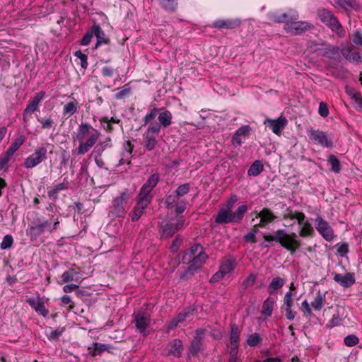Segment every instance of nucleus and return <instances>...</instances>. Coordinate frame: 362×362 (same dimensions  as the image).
<instances>
[{
	"label": "nucleus",
	"instance_id": "obj_38",
	"mask_svg": "<svg viewBox=\"0 0 362 362\" xmlns=\"http://www.w3.org/2000/svg\"><path fill=\"white\" fill-rule=\"evenodd\" d=\"M300 226V232H299V235L303 237V238H305V237H307V236H313L314 234H315V231H314V229L312 226V225L306 221V222H303V223Z\"/></svg>",
	"mask_w": 362,
	"mask_h": 362
},
{
	"label": "nucleus",
	"instance_id": "obj_5",
	"mask_svg": "<svg viewBox=\"0 0 362 362\" xmlns=\"http://www.w3.org/2000/svg\"><path fill=\"white\" fill-rule=\"evenodd\" d=\"M194 257V264L189 266L188 272L192 273L194 271L199 269L205 263L208 258L207 254L204 252L203 247L200 244H196L190 247Z\"/></svg>",
	"mask_w": 362,
	"mask_h": 362
},
{
	"label": "nucleus",
	"instance_id": "obj_12",
	"mask_svg": "<svg viewBox=\"0 0 362 362\" xmlns=\"http://www.w3.org/2000/svg\"><path fill=\"white\" fill-rule=\"evenodd\" d=\"M69 101L63 105L62 116L66 119L78 112L79 104L78 100L74 97V94L68 96Z\"/></svg>",
	"mask_w": 362,
	"mask_h": 362
},
{
	"label": "nucleus",
	"instance_id": "obj_63",
	"mask_svg": "<svg viewBox=\"0 0 362 362\" xmlns=\"http://www.w3.org/2000/svg\"><path fill=\"white\" fill-rule=\"evenodd\" d=\"M75 56L81 60V65L83 69L88 66V57L81 51H76Z\"/></svg>",
	"mask_w": 362,
	"mask_h": 362
},
{
	"label": "nucleus",
	"instance_id": "obj_55",
	"mask_svg": "<svg viewBox=\"0 0 362 362\" xmlns=\"http://www.w3.org/2000/svg\"><path fill=\"white\" fill-rule=\"evenodd\" d=\"M200 350V339L198 337H195L192 341L190 348L189 352L192 355L197 354Z\"/></svg>",
	"mask_w": 362,
	"mask_h": 362
},
{
	"label": "nucleus",
	"instance_id": "obj_59",
	"mask_svg": "<svg viewBox=\"0 0 362 362\" xmlns=\"http://www.w3.org/2000/svg\"><path fill=\"white\" fill-rule=\"evenodd\" d=\"M284 305L285 308H291L293 305V293L291 291L286 293L284 298Z\"/></svg>",
	"mask_w": 362,
	"mask_h": 362
},
{
	"label": "nucleus",
	"instance_id": "obj_64",
	"mask_svg": "<svg viewBox=\"0 0 362 362\" xmlns=\"http://www.w3.org/2000/svg\"><path fill=\"white\" fill-rule=\"evenodd\" d=\"M351 98L354 100L355 103L357 105V109L362 111V96L359 93L354 91L350 93Z\"/></svg>",
	"mask_w": 362,
	"mask_h": 362
},
{
	"label": "nucleus",
	"instance_id": "obj_61",
	"mask_svg": "<svg viewBox=\"0 0 362 362\" xmlns=\"http://www.w3.org/2000/svg\"><path fill=\"white\" fill-rule=\"evenodd\" d=\"M178 199L179 198L177 197L176 194H170L168 196L165 201V204L166 205V207L168 209L174 207Z\"/></svg>",
	"mask_w": 362,
	"mask_h": 362
},
{
	"label": "nucleus",
	"instance_id": "obj_7",
	"mask_svg": "<svg viewBox=\"0 0 362 362\" xmlns=\"http://www.w3.org/2000/svg\"><path fill=\"white\" fill-rule=\"evenodd\" d=\"M315 221L316 229L323 238L328 242L332 241L335 238V235L329 223L321 216H317Z\"/></svg>",
	"mask_w": 362,
	"mask_h": 362
},
{
	"label": "nucleus",
	"instance_id": "obj_4",
	"mask_svg": "<svg viewBox=\"0 0 362 362\" xmlns=\"http://www.w3.org/2000/svg\"><path fill=\"white\" fill-rule=\"evenodd\" d=\"M131 197V193L128 189H125L119 196L116 197L111 205L112 214L117 217H124L127 210V202Z\"/></svg>",
	"mask_w": 362,
	"mask_h": 362
},
{
	"label": "nucleus",
	"instance_id": "obj_9",
	"mask_svg": "<svg viewBox=\"0 0 362 362\" xmlns=\"http://www.w3.org/2000/svg\"><path fill=\"white\" fill-rule=\"evenodd\" d=\"M312 28H313V25L307 21H286L284 25L286 33L293 35H301Z\"/></svg>",
	"mask_w": 362,
	"mask_h": 362
},
{
	"label": "nucleus",
	"instance_id": "obj_24",
	"mask_svg": "<svg viewBox=\"0 0 362 362\" xmlns=\"http://www.w3.org/2000/svg\"><path fill=\"white\" fill-rule=\"evenodd\" d=\"M215 222L218 224L235 223L233 218L232 211L221 208L216 217Z\"/></svg>",
	"mask_w": 362,
	"mask_h": 362
},
{
	"label": "nucleus",
	"instance_id": "obj_35",
	"mask_svg": "<svg viewBox=\"0 0 362 362\" xmlns=\"http://www.w3.org/2000/svg\"><path fill=\"white\" fill-rule=\"evenodd\" d=\"M160 230L161 232L162 238H168L174 235L176 230V226L173 225V223H167L160 226Z\"/></svg>",
	"mask_w": 362,
	"mask_h": 362
},
{
	"label": "nucleus",
	"instance_id": "obj_58",
	"mask_svg": "<svg viewBox=\"0 0 362 362\" xmlns=\"http://www.w3.org/2000/svg\"><path fill=\"white\" fill-rule=\"evenodd\" d=\"M334 1L336 4L344 9L352 8L355 3L354 0H334Z\"/></svg>",
	"mask_w": 362,
	"mask_h": 362
},
{
	"label": "nucleus",
	"instance_id": "obj_29",
	"mask_svg": "<svg viewBox=\"0 0 362 362\" xmlns=\"http://www.w3.org/2000/svg\"><path fill=\"white\" fill-rule=\"evenodd\" d=\"M159 111L160 109L158 107H153L151 110H150L144 117L142 119L143 124L141 125V127H145L146 125L151 126L153 123H157L155 119L158 115Z\"/></svg>",
	"mask_w": 362,
	"mask_h": 362
},
{
	"label": "nucleus",
	"instance_id": "obj_2",
	"mask_svg": "<svg viewBox=\"0 0 362 362\" xmlns=\"http://www.w3.org/2000/svg\"><path fill=\"white\" fill-rule=\"evenodd\" d=\"M263 238L266 242L275 241L279 243L291 255L294 254L301 246L300 240L298 239L297 234L294 232L288 233L284 229L277 230L274 235L265 234Z\"/></svg>",
	"mask_w": 362,
	"mask_h": 362
},
{
	"label": "nucleus",
	"instance_id": "obj_6",
	"mask_svg": "<svg viewBox=\"0 0 362 362\" xmlns=\"http://www.w3.org/2000/svg\"><path fill=\"white\" fill-rule=\"evenodd\" d=\"M34 221L43 233H48L49 234L58 228L60 223L59 216L54 215H51L49 219L42 216H37Z\"/></svg>",
	"mask_w": 362,
	"mask_h": 362
},
{
	"label": "nucleus",
	"instance_id": "obj_40",
	"mask_svg": "<svg viewBox=\"0 0 362 362\" xmlns=\"http://www.w3.org/2000/svg\"><path fill=\"white\" fill-rule=\"evenodd\" d=\"M25 141V139L23 136L17 138L15 141L10 146L6 151V153L11 157L13 154L23 145Z\"/></svg>",
	"mask_w": 362,
	"mask_h": 362
},
{
	"label": "nucleus",
	"instance_id": "obj_27",
	"mask_svg": "<svg viewBox=\"0 0 362 362\" xmlns=\"http://www.w3.org/2000/svg\"><path fill=\"white\" fill-rule=\"evenodd\" d=\"M322 47L315 49L318 52L319 54L328 57L329 59L334 58L335 55L338 53V48L335 46L322 45Z\"/></svg>",
	"mask_w": 362,
	"mask_h": 362
},
{
	"label": "nucleus",
	"instance_id": "obj_30",
	"mask_svg": "<svg viewBox=\"0 0 362 362\" xmlns=\"http://www.w3.org/2000/svg\"><path fill=\"white\" fill-rule=\"evenodd\" d=\"M156 127V124L148 126L146 132L143 134L144 141H157L156 137L159 134L160 130H159L158 127Z\"/></svg>",
	"mask_w": 362,
	"mask_h": 362
},
{
	"label": "nucleus",
	"instance_id": "obj_14",
	"mask_svg": "<svg viewBox=\"0 0 362 362\" xmlns=\"http://www.w3.org/2000/svg\"><path fill=\"white\" fill-rule=\"evenodd\" d=\"M158 122L153 123L152 124H156V127H158L159 130H160L162 127L168 128L172 124L173 115L169 110L165 108H161L158 112Z\"/></svg>",
	"mask_w": 362,
	"mask_h": 362
},
{
	"label": "nucleus",
	"instance_id": "obj_31",
	"mask_svg": "<svg viewBox=\"0 0 362 362\" xmlns=\"http://www.w3.org/2000/svg\"><path fill=\"white\" fill-rule=\"evenodd\" d=\"M38 110V106L29 102L23 113V120L25 127L28 125L30 119L32 118V114Z\"/></svg>",
	"mask_w": 362,
	"mask_h": 362
},
{
	"label": "nucleus",
	"instance_id": "obj_42",
	"mask_svg": "<svg viewBox=\"0 0 362 362\" xmlns=\"http://www.w3.org/2000/svg\"><path fill=\"white\" fill-rule=\"evenodd\" d=\"M247 206L246 204H243L236 209L235 212L232 211L233 218L234 219V222L237 223L240 221L243 216L245 213L247 211Z\"/></svg>",
	"mask_w": 362,
	"mask_h": 362
},
{
	"label": "nucleus",
	"instance_id": "obj_10",
	"mask_svg": "<svg viewBox=\"0 0 362 362\" xmlns=\"http://www.w3.org/2000/svg\"><path fill=\"white\" fill-rule=\"evenodd\" d=\"M310 139L317 144L322 147L332 148L333 146L332 139L328 136L326 132L315 130L313 128L308 129Z\"/></svg>",
	"mask_w": 362,
	"mask_h": 362
},
{
	"label": "nucleus",
	"instance_id": "obj_45",
	"mask_svg": "<svg viewBox=\"0 0 362 362\" xmlns=\"http://www.w3.org/2000/svg\"><path fill=\"white\" fill-rule=\"evenodd\" d=\"M269 19L274 23H285L287 21V18L288 15L287 13H283L282 15L279 16L276 13H269Z\"/></svg>",
	"mask_w": 362,
	"mask_h": 362
},
{
	"label": "nucleus",
	"instance_id": "obj_22",
	"mask_svg": "<svg viewBox=\"0 0 362 362\" xmlns=\"http://www.w3.org/2000/svg\"><path fill=\"white\" fill-rule=\"evenodd\" d=\"M27 302L38 314L43 317L47 315L48 310L45 308L44 302L40 298H30L27 300Z\"/></svg>",
	"mask_w": 362,
	"mask_h": 362
},
{
	"label": "nucleus",
	"instance_id": "obj_53",
	"mask_svg": "<svg viewBox=\"0 0 362 362\" xmlns=\"http://www.w3.org/2000/svg\"><path fill=\"white\" fill-rule=\"evenodd\" d=\"M13 243V237L11 235H6L4 237L3 240L1 243V249L6 250L10 248Z\"/></svg>",
	"mask_w": 362,
	"mask_h": 362
},
{
	"label": "nucleus",
	"instance_id": "obj_60",
	"mask_svg": "<svg viewBox=\"0 0 362 362\" xmlns=\"http://www.w3.org/2000/svg\"><path fill=\"white\" fill-rule=\"evenodd\" d=\"M344 341L346 346H353L358 343L359 339L356 335L350 334L344 338Z\"/></svg>",
	"mask_w": 362,
	"mask_h": 362
},
{
	"label": "nucleus",
	"instance_id": "obj_54",
	"mask_svg": "<svg viewBox=\"0 0 362 362\" xmlns=\"http://www.w3.org/2000/svg\"><path fill=\"white\" fill-rule=\"evenodd\" d=\"M100 146H101V150H100V155L99 156H96L95 158V162L96 163V165L100 167V168H103L104 167V162L101 158V153L103 151H105V148L109 146V144L107 143L105 144V142L104 143H100Z\"/></svg>",
	"mask_w": 362,
	"mask_h": 362
},
{
	"label": "nucleus",
	"instance_id": "obj_15",
	"mask_svg": "<svg viewBox=\"0 0 362 362\" xmlns=\"http://www.w3.org/2000/svg\"><path fill=\"white\" fill-rule=\"evenodd\" d=\"M194 309L188 308L180 313L179 315L173 319L170 324V327H174L178 325H181L184 322H189L193 319Z\"/></svg>",
	"mask_w": 362,
	"mask_h": 362
},
{
	"label": "nucleus",
	"instance_id": "obj_39",
	"mask_svg": "<svg viewBox=\"0 0 362 362\" xmlns=\"http://www.w3.org/2000/svg\"><path fill=\"white\" fill-rule=\"evenodd\" d=\"M284 284V280L281 277L274 278L268 287V291L270 294L275 292L276 290L281 288Z\"/></svg>",
	"mask_w": 362,
	"mask_h": 362
},
{
	"label": "nucleus",
	"instance_id": "obj_57",
	"mask_svg": "<svg viewBox=\"0 0 362 362\" xmlns=\"http://www.w3.org/2000/svg\"><path fill=\"white\" fill-rule=\"evenodd\" d=\"M300 309L305 317H310L313 315L310 305L308 303L307 300L302 302Z\"/></svg>",
	"mask_w": 362,
	"mask_h": 362
},
{
	"label": "nucleus",
	"instance_id": "obj_28",
	"mask_svg": "<svg viewBox=\"0 0 362 362\" xmlns=\"http://www.w3.org/2000/svg\"><path fill=\"white\" fill-rule=\"evenodd\" d=\"M92 33H93V35L97 37V42L95 45V47H98L101 44H107L108 42V39L105 37V34L102 28L97 24H94L92 27Z\"/></svg>",
	"mask_w": 362,
	"mask_h": 362
},
{
	"label": "nucleus",
	"instance_id": "obj_46",
	"mask_svg": "<svg viewBox=\"0 0 362 362\" xmlns=\"http://www.w3.org/2000/svg\"><path fill=\"white\" fill-rule=\"evenodd\" d=\"M160 5L168 11H174L177 6V0H159Z\"/></svg>",
	"mask_w": 362,
	"mask_h": 362
},
{
	"label": "nucleus",
	"instance_id": "obj_52",
	"mask_svg": "<svg viewBox=\"0 0 362 362\" xmlns=\"http://www.w3.org/2000/svg\"><path fill=\"white\" fill-rule=\"evenodd\" d=\"M190 185L189 183H186L179 186L175 190V193L178 198L187 194L189 191Z\"/></svg>",
	"mask_w": 362,
	"mask_h": 362
},
{
	"label": "nucleus",
	"instance_id": "obj_11",
	"mask_svg": "<svg viewBox=\"0 0 362 362\" xmlns=\"http://www.w3.org/2000/svg\"><path fill=\"white\" fill-rule=\"evenodd\" d=\"M287 122L288 121L285 117L280 116L276 119L267 118L264 124H267L275 134L280 135L282 130L286 126Z\"/></svg>",
	"mask_w": 362,
	"mask_h": 362
},
{
	"label": "nucleus",
	"instance_id": "obj_17",
	"mask_svg": "<svg viewBox=\"0 0 362 362\" xmlns=\"http://www.w3.org/2000/svg\"><path fill=\"white\" fill-rule=\"evenodd\" d=\"M236 265V259L233 256H226L222 259L219 270L226 276L231 274L235 269Z\"/></svg>",
	"mask_w": 362,
	"mask_h": 362
},
{
	"label": "nucleus",
	"instance_id": "obj_51",
	"mask_svg": "<svg viewBox=\"0 0 362 362\" xmlns=\"http://www.w3.org/2000/svg\"><path fill=\"white\" fill-rule=\"evenodd\" d=\"M37 121L41 124L42 128L44 129H49L53 127L54 122L52 118H40L37 117Z\"/></svg>",
	"mask_w": 362,
	"mask_h": 362
},
{
	"label": "nucleus",
	"instance_id": "obj_1",
	"mask_svg": "<svg viewBox=\"0 0 362 362\" xmlns=\"http://www.w3.org/2000/svg\"><path fill=\"white\" fill-rule=\"evenodd\" d=\"M101 133L89 123H81L76 133V140L79 145L76 149L78 155L88 153L98 142Z\"/></svg>",
	"mask_w": 362,
	"mask_h": 362
},
{
	"label": "nucleus",
	"instance_id": "obj_20",
	"mask_svg": "<svg viewBox=\"0 0 362 362\" xmlns=\"http://www.w3.org/2000/svg\"><path fill=\"white\" fill-rule=\"evenodd\" d=\"M133 148L134 146L129 141H127L124 143L122 152V157L119 160V165H124L125 163L128 165L130 164Z\"/></svg>",
	"mask_w": 362,
	"mask_h": 362
},
{
	"label": "nucleus",
	"instance_id": "obj_34",
	"mask_svg": "<svg viewBox=\"0 0 362 362\" xmlns=\"http://www.w3.org/2000/svg\"><path fill=\"white\" fill-rule=\"evenodd\" d=\"M110 348V346L108 344H100L98 342H95L93 344V346H89L88 350L92 356H95L96 355L100 354L105 351H108Z\"/></svg>",
	"mask_w": 362,
	"mask_h": 362
},
{
	"label": "nucleus",
	"instance_id": "obj_8",
	"mask_svg": "<svg viewBox=\"0 0 362 362\" xmlns=\"http://www.w3.org/2000/svg\"><path fill=\"white\" fill-rule=\"evenodd\" d=\"M47 150L44 146L37 148L31 155H30L24 161V166L28 168H33L47 158Z\"/></svg>",
	"mask_w": 362,
	"mask_h": 362
},
{
	"label": "nucleus",
	"instance_id": "obj_56",
	"mask_svg": "<svg viewBox=\"0 0 362 362\" xmlns=\"http://www.w3.org/2000/svg\"><path fill=\"white\" fill-rule=\"evenodd\" d=\"M192 252L189 250L185 251L182 256V263L189 264V266L194 264V257L192 255Z\"/></svg>",
	"mask_w": 362,
	"mask_h": 362
},
{
	"label": "nucleus",
	"instance_id": "obj_21",
	"mask_svg": "<svg viewBox=\"0 0 362 362\" xmlns=\"http://www.w3.org/2000/svg\"><path fill=\"white\" fill-rule=\"evenodd\" d=\"M240 23L238 19H220L213 23V26L218 29H233Z\"/></svg>",
	"mask_w": 362,
	"mask_h": 362
},
{
	"label": "nucleus",
	"instance_id": "obj_3",
	"mask_svg": "<svg viewBox=\"0 0 362 362\" xmlns=\"http://www.w3.org/2000/svg\"><path fill=\"white\" fill-rule=\"evenodd\" d=\"M317 16L320 21L328 26L339 37H344L346 35L345 30L339 22L337 17L330 11L325 8L320 9Z\"/></svg>",
	"mask_w": 362,
	"mask_h": 362
},
{
	"label": "nucleus",
	"instance_id": "obj_26",
	"mask_svg": "<svg viewBox=\"0 0 362 362\" xmlns=\"http://www.w3.org/2000/svg\"><path fill=\"white\" fill-rule=\"evenodd\" d=\"M26 234L30 237L31 241L35 242L43 233L33 220L26 229Z\"/></svg>",
	"mask_w": 362,
	"mask_h": 362
},
{
	"label": "nucleus",
	"instance_id": "obj_44",
	"mask_svg": "<svg viewBox=\"0 0 362 362\" xmlns=\"http://www.w3.org/2000/svg\"><path fill=\"white\" fill-rule=\"evenodd\" d=\"M146 207L147 206H144V205L138 204V203H136V205L135 206L132 213L131 214L132 221H136L139 220V218L141 216Z\"/></svg>",
	"mask_w": 362,
	"mask_h": 362
},
{
	"label": "nucleus",
	"instance_id": "obj_37",
	"mask_svg": "<svg viewBox=\"0 0 362 362\" xmlns=\"http://www.w3.org/2000/svg\"><path fill=\"white\" fill-rule=\"evenodd\" d=\"M264 169L263 164L259 160H255L250 167L247 171L249 176H257Z\"/></svg>",
	"mask_w": 362,
	"mask_h": 362
},
{
	"label": "nucleus",
	"instance_id": "obj_62",
	"mask_svg": "<svg viewBox=\"0 0 362 362\" xmlns=\"http://www.w3.org/2000/svg\"><path fill=\"white\" fill-rule=\"evenodd\" d=\"M341 319L339 317L338 313L332 315V319L329 321L327 325H326L327 328H332L334 327L338 326L341 322Z\"/></svg>",
	"mask_w": 362,
	"mask_h": 362
},
{
	"label": "nucleus",
	"instance_id": "obj_50",
	"mask_svg": "<svg viewBox=\"0 0 362 362\" xmlns=\"http://www.w3.org/2000/svg\"><path fill=\"white\" fill-rule=\"evenodd\" d=\"M328 161L332 166V170L334 173H339L341 170L339 160L336 156L331 155L329 156Z\"/></svg>",
	"mask_w": 362,
	"mask_h": 362
},
{
	"label": "nucleus",
	"instance_id": "obj_48",
	"mask_svg": "<svg viewBox=\"0 0 362 362\" xmlns=\"http://www.w3.org/2000/svg\"><path fill=\"white\" fill-rule=\"evenodd\" d=\"M238 196L235 194H233L230 197V198L225 202L223 206L221 207L223 209L232 211V209L234 206V204L238 201Z\"/></svg>",
	"mask_w": 362,
	"mask_h": 362
},
{
	"label": "nucleus",
	"instance_id": "obj_18",
	"mask_svg": "<svg viewBox=\"0 0 362 362\" xmlns=\"http://www.w3.org/2000/svg\"><path fill=\"white\" fill-rule=\"evenodd\" d=\"M333 275L334 281L339 284L344 288H349L356 282L355 275L354 273L348 272L344 275L334 273Z\"/></svg>",
	"mask_w": 362,
	"mask_h": 362
},
{
	"label": "nucleus",
	"instance_id": "obj_16",
	"mask_svg": "<svg viewBox=\"0 0 362 362\" xmlns=\"http://www.w3.org/2000/svg\"><path fill=\"white\" fill-rule=\"evenodd\" d=\"M134 322L138 330L141 333L144 332L150 324L149 315L143 312H139L134 315Z\"/></svg>",
	"mask_w": 362,
	"mask_h": 362
},
{
	"label": "nucleus",
	"instance_id": "obj_19",
	"mask_svg": "<svg viewBox=\"0 0 362 362\" xmlns=\"http://www.w3.org/2000/svg\"><path fill=\"white\" fill-rule=\"evenodd\" d=\"M61 282L60 284L68 283L70 281H76L80 283L82 281L83 278L80 274V272L76 271L74 269H69L67 271H65L61 276Z\"/></svg>",
	"mask_w": 362,
	"mask_h": 362
},
{
	"label": "nucleus",
	"instance_id": "obj_47",
	"mask_svg": "<svg viewBox=\"0 0 362 362\" xmlns=\"http://www.w3.org/2000/svg\"><path fill=\"white\" fill-rule=\"evenodd\" d=\"M262 341V337L258 333H253L250 334L247 339V344L250 346H255L258 344H259Z\"/></svg>",
	"mask_w": 362,
	"mask_h": 362
},
{
	"label": "nucleus",
	"instance_id": "obj_33",
	"mask_svg": "<svg viewBox=\"0 0 362 362\" xmlns=\"http://www.w3.org/2000/svg\"><path fill=\"white\" fill-rule=\"evenodd\" d=\"M274 303V298L272 297H268L263 303L262 314L265 317L271 316L273 312Z\"/></svg>",
	"mask_w": 362,
	"mask_h": 362
},
{
	"label": "nucleus",
	"instance_id": "obj_25",
	"mask_svg": "<svg viewBox=\"0 0 362 362\" xmlns=\"http://www.w3.org/2000/svg\"><path fill=\"white\" fill-rule=\"evenodd\" d=\"M151 190L146 189L142 186L138 196V204H141L144 205V206H148L153 198V194H151Z\"/></svg>",
	"mask_w": 362,
	"mask_h": 362
},
{
	"label": "nucleus",
	"instance_id": "obj_23",
	"mask_svg": "<svg viewBox=\"0 0 362 362\" xmlns=\"http://www.w3.org/2000/svg\"><path fill=\"white\" fill-rule=\"evenodd\" d=\"M168 355L180 357L183 350L182 343L180 339H175L168 345Z\"/></svg>",
	"mask_w": 362,
	"mask_h": 362
},
{
	"label": "nucleus",
	"instance_id": "obj_32",
	"mask_svg": "<svg viewBox=\"0 0 362 362\" xmlns=\"http://www.w3.org/2000/svg\"><path fill=\"white\" fill-rule=\"evenodd\" d=\"M325 300V295L322 293L320 291H317L314 297V300L311 302L310 305L315 310H320L324 306Z\"/></svg>",
	"mask_w": 362,
	"mask_h": 362
},
{
	"label": "nucleus",
	"instance_id": "obj_43",
	"mask_svg": "<svg viewBox=\"0 0 362 362\" xmlns=\"http://www.w3.org/2000/svg\"><path fill=\"white\" fill-rule=\"evenodd\" d=\"M286 216L289 219H296L298 225H301L305 218L303 212L292 210H289L286 214Z\"/></svg>",
	"mask_w": 362,
	"mask_h": 362
},
{
	"label": "nucleus",
	"instance_id": "obj_13",
	"mask_svg": "<svg viewBox=\"0 0 362 362\" xmlns=\"http://www.w3.org/2000/svg\"><path fill=\"white\" fill-rule=\"evenodd\" d=\"M257 218H259V223L255 225V228L257 226L260 228H265L267 225L276 219V216L268 208H264L259 213L257 214Z\"/></svg>",
	"mask_w": 362,
	"mask_h": 362
},
{
	"label": "nucleus",
	"instance_id": "obj_41",
	"mask_svg": "<svg viewBox=\"0 0 362 362\" xmlns=\"http://www.w3.org/2000/svg\"><path fill=\"white\" fill-rule=\"evenodd\" d=\"M159 180H160L159 174L154 173L148 177V179L144 183L143 187L152 191L153 189V188L157 185Z\"/></svg>",
	"mask_w": 362,
	"mask_h": 362
},
{
	"label": "nucleus",
	"instance_id": "obj_49",
	"mask_svg": "<svg viewBox=\"0 0 362 362\" xmlns=\"http://www.w3.org/2000/svg\"><path fill=\"white\" fill-rule=\"evenodd\" d=\"M257 276L254 274H250L247 279L243 281L241 284V287L243 290L247 289V288L253 286L255 283Z\"/></svg>",
	"mask_w": 362,
	"mask_h": 362
},
{
	"label": "nucleus",
	"instance_id": "obj_36",
	"mask_svg": "<svg viewBox=\"0 0 362 362\" xmlns=\"http://www.w3.org/2000/svg\"><path fill=\"white\" fill-rule=\"evenodd\" d=\"M240 330L235 324L231 325L230 334V344L239 346Z\"/></svg>",
	"mask_w": 362,
	"mask_h": 362
}]
</instances>
